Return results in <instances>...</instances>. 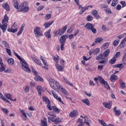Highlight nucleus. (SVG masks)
<instances>
[{"instance_id": "f257e3e1", "label": "nucleus", "mask_w": 126, "mask_h": 126, "mask_svg": "<svg viewBox=\"0 0 126 126\" xmlns=\"http://www.w3.org/2000/svg\"><path fill=\"white\" fill-rule=\"evenodd\" d=\"M14 54L15 56H16L17 59H18L20 61V63L22 64V68L23 69V70L26 71L27 72H31V70L29 68L28 63H27L26 61L24 59L21 58V57L14 51Z\"/></svg>"}, {"instance_id": "f03ea898", "label": "nucleus", "mask_w": 126, "mask_h": 126, "mask_svg": "<svg viewBox=\"0 0 126 126\" xmlns=\"http://www.w3.org/2000/svg\"><path fill=\"white\" fill-rule=\"evenodd\" d=\"M49 84L51 87L56 91H58V90L61 89L59 82L55 79H51L49 80Z\"/></svg>"}, {"instance_id": "7ed1b4c3", "label": "nucleus", "mask_w": 126, "mask_h": 126, "mask_svg": "<svg viewBox=\"0 0 126 126\" xmlns=\"http://www.w3.org/2000/svg\"><path fill=\"white\" fill-rule=\"evenodd\" d=\"M29 9H30V8L28 6V2H24L19 6V11H21L25 13V12L29 11Z\"/></svg>"}, {"instance_id": "20e7f679", "label": "nucleus", "mask_w": 126, "mask_h": 126, "mask_svg": "<svg viewBox=\"0 0 126 126\" xmlns=\"http://www.w3.org/2000/svg\"><path fill=\"white\" fill-rule=\"evenodd\" d=\"M34 34L36 38H39V37L43 36V33L41 31V28L36 27L34 29Z\"/></svg>"}, {"instance_id": "39448f33", "label": "nucleus", "mask_w": 126, "mask_h": 126, "mask_svg": "<svg viewBox=\"0 0 126 126\" xmlns=\"http://www.w3.org/2000/svg\"><path fill=\"white\" fill-rule=\"evenodd\" d=\"M9 18L7 16H4L2 21V25H3V29L6 31L7 29V23H8Z\"/></svg>"}, {"instance_id": "423d86ee", "label": "nucleus", "mask_w": 126, "mask_h": 126, "mask_svg": "<svg viewBox=\"0 0 126 126\" xmlns=\"http://www.w3.org/2000/svg\"><path fill=\"white\" fill-rule=\"evenodd\" d=\"M16 27H17V25L16 24V23H15L11 28L7 29V31L8 32L15 33V32H17V30H18V29Z\"/></svg>"}, {"instance_id": "0eeeda50", "label": "nucleus", "mask_w": 126, "mask_h": 126, "mask_svg": "<svg viewBox=\"0 0 126 126\" xmlns=\"http://www.w3.org/2000/svg\"><path fill=\"white\" fill-rule=\"evenodd\" d=\"M40 59L41 60L43 64L45 65L43 66V68H44V69H49V64L47 63V61L46 60H44V58H43V56H40Z\"/></svg>"}, {"instance_id": "6e6552de", "label": "nucleus", "mask_w": 126, "mask_h": 126, "mask_svg": "<svg viewBox=\"0 0 126 126\" xmlns=\"http://www.w3.org/2000/svg\"><path fill=\"white\" fill-rule=\"evenodd\" d=\"M52 94L53 95L54 97L56 99V100H58L59 102L62 103V104H64L63 101H62V98L59 97L58 96V94H55V92L54 91H52L51 92Z\"/></svg>"}, {"instance_id": "1a4fd4ad", "label": "nucleus", "mask_w": 126, "mask_h": 126, "mask_svg": "<svg viewBox=\"0 0 126 126\" xmlns=\"http://www.w3.org/2000/svg\"><path fill=\"white\" fill-rule=\"evenodd\" d=\"M99 53H100V48H96L95 49H91L90 51V56H91L92 54H94V55H97Z\"/></svg>"}, {"instance_id": "9d476101", "label": "nucleus", "mask_w": 126, "mask_h": 126, "mask_svg": "<svg viewBox=\"0 0 126 126\" xmlns=\"http://www.w3.org/2000/svg\"><path fill=\"white\" fill-rule=\"evenodd\" d=\"M68 38V36L66 35H64L60 38V42L61 44H64L66 41V39Z\"/></svg>"}, {"instance_id": "9b49d317", "label": "nucleus", "mask_w": 126, "mask_h": 126, "mask_svg": "<svg viewBox=\"0 0 126 126\" xmlns=\"http://www.w3.org/2000/svg\"><path fill=\"white\" fill-rule=\"evenodd\" d=\"M47 107L50 111H52V110H53L54 112H56V113H60V110L57 108V106H53L52 107H51V105H47Z\"/></svg>"}, {"instance_id": "f8f14e48", "label": "nucleus", "mask_w": 126, "mask_h": 126, "mask_svg": "<svg viewBox=\"0 0 126 126\" xmlns=\"http://www.w3.org/2000/svg\"><path fill=\"white\" fill-rule=\"evenodd\" d=\"M89 8V6H86V7H83L81 5H80L79 6V9L80 10H81V12H82V13H83V12H85V11H86V10H88V9Z\"/></svg>"}, {"instance_id": "ddd939ff", "label": "nucleus", "mask_w": 126, "mask_h": 126, "mask_svg": "<svg viewBox=\"0 0 126 126\" xmlns=\"http://www.w3.org/2000/svg\"><path fill=\"white\" fill-rule=\"evenodd\" d=\"M77 115H78L77 110H74L73 111L70 112L69 116L71 118H75V117H76Z\"/></svg>"}, {"instance_id": "4468645a", "label": "nucleus", "mask_w": 126, "mask_h": 126, "mask_svg": "<svg viewBox=\"0 0 126 126\" xmlns=\"http://www.w3.org/2000/svg\"><path fill=\"white\" fill-rule=\"evenodd\" d=\"M40 126H48V122L47 121V118H44L43 120L41 121Z\"/></svg>"}, {"instance_id": "2eb2a0df", "label": "nucleus", "mask_w": 126, "mask_h": 126, "mask_svg": "<svg viewBox=\"0 0 126 126\" xmlns=\"http://www.w3.org/2000/svg\"><path fill=\"white\" fill-rule=\"evenodd\" d=\"M94 26V25L93 24H90V23H87L85 26V28H86V29H88V30H91Z\"/></svg>"}, {"instance_id": "dca6fc26", "label": "nucleus", "mask_w": 126, "mask_h": 126, "mask_svg": "<svg viewBox=\"0 0 126 126\" xmlns=\"http://www.w3.org/2000/svg\"><path fill=\"white\" fill-rule=\"evenodd\" d=\"M20 112L22 114V119L23 120V121H26L27 120V115H26V113L24 112L23 110H20Z\"/></svg>"}, {"instance_id": "f3484780", "label": "nucleus", "mask_w": 126, "mask_h": 126, "mask_svg": "<svg viewBox=\"0 0 126 126\" xmlns=\"http://www.w3.org/2000/svg\"><path fill=\"white\" fill-rule=\"evenodd\" d=\"M55 66L58 70V71H63V67L62 66L58 63L55 64Z\"/></svg>"}, {"instance_id": "a211bd4d", "label": "nucleus", "mask_w": 126, "mask_h": 126, "mask_svg": "<svg viewBox=\"0 0 126 126\" xmlns=\"http://www.w3.org/2000/svg\"><path fill=\"white\" fill-rule=\"evenodd\" d=\"M13 5L16 9H17L18 11L19 10V6H18V1L17 0H13Z\"/></svg>"}, {"instance_id": "6ab92c4d", "label": "nucleus", "mask_w": 126, "mask_h": 126, "mask_svg": "<svg viewBox=\"0 0 126 126\" xmlns=\"http://www.w3.org/2000/svg\"><path fill=\"white\" fill-rule=\"evenodd\" d=\"M103 106L107 109H111L112 108V104L110 103L103 102Z\"/></svg>"}, {"instance_id": "aec40b11", "label": "nucleus", "mask_w": 126, "mask_h": 126, "mask_svg": "<svg viewBox=\"0 0 126 126\" xmlns=\"http://www.w3.org/2000/svg\"><path fill=\"white\" fill-rule=\"evenodd\" d=\"M110 80L112 82H114L115 80H118V76L115 74L112 75L110 77Z\"/></svg>"}, {"instance_id": "412c9836", "label": "nucleus", "mask_w": 126, "mask_h": 126, "mask_svg": "<svg viewBox=\"0 0 126 126\" xmlns=\"http://www.w3.org/2000/svg\"><path fill=\"white\" fill-rule=\"evenodd\" d=\"M63 81H64V82H65V83H66V84H67L68 85H69L70 86H73L72 83H70V82H69L68 80L66 79V78L63 77Z\"/></svg>"}, {"instance_id": "4be33fe9", "label": "nucleus", "mask_w": 126, "mask_h": 126, "mask_svg": "<svg viewBox=\"0 0 126 126\" xmlns=\"http://www.w3.org/2000/svg\"><path fill=\"white\" fill-rule=\"evenodd\" d=\"M44 35L46 38H48V39H50L51 38V30H48L47 32L44 33Z\"/></svg>"}, {"instance_id": "5701e85b", "label": "nucleus", "mask_w": 126, "mask_h": 126, "mask_svg": "<svg viewBox=\"0 0 126 126\" xmlns=\"http://www.w3.org/2000/svg\"><path fill=\"white\" fill-rule=\"evenodd\" d=\"M98 78L100 83L102 84V85H104V84H105V83H107V82L105 81V80H104V79L102 78V77L99 76L98 77Z\"/></svg>"}, {"instance_id": "b1692460", "label": "nucleus", "mask_w": 126, "mask_h": 126, "mask_svg": "<svg viewBox=\"0 0 126 126\" xmlns=\"http://www.w3.org/2000/svg\"><path fill=\"white\" fill-rule=\"evenodd\" d=\"M53 23H54V21H52L49 23L45 22L43 26H44L45 28H49V27L51 25H52V24H53Z\"/></svg>"}, {"instance_id": "393cba45", "label": "nucleus", "mask_w": 126, "mask_h": 126, "mask_svg": "<svg viewBox=\"0 0 126 126\" xmlns=\"http://www.w3.org/2000/svg\"><path fill=\"white\" fill-rule=\"evenodd\" d=\"M2 7L5 9L7 11H9V5L6 3H4L2 4Z\"/></svg>"}, {"instance_id": "a878e982", "label": "nucleus", "mask_w": 126, "mask_h": 126, "mask_svg": "<svg viewBox=\"0 0 126 126\" xmlns=\"http://www.w3.org/2000/svg\"><path fill=\"white\" fill-rule=\"evenodd\" d=\"M82 102L87 105V106H90V102L89 101V99L88 98H85L82 100Z\"/></svg>"}, {"instance_id": "bb28decb", "label": "nucleus", "mask_w": 126, "mask_h": 126, "mask_svg": "<svg viewBox=\"0 0 126 126\" xmlns=\"http://www.w3.org/2000/svg\"><path fill=\"white\" fill-rule=\"evenodd\" d=\"M36 89L38 94L40 95V96H41V95H42V93H41V91H43V88L40 86H37L36 87Z\"/></svg>"}, {"instance_id": "cd10ccee", "label": "nucleus", "mask_w": 126, "mask_h": 126, "mask_svg": "<svg viewBox=\"0 0 126 126\" xmlns=\"http://www.w3.org/2000/svg\"><path fill=\"white\" fill-rule=\"evenodd\" d=\"M7 63L9 65H13L14 64V60L12 58H9L7 60Z\"/></svg>"}, {"instance_id": "c85d7f7f", "label": "nucleus", "mask_w": 126, "mask_h": 126, "mask_svg": "<svg viewBox=\"0 0 126 126\" xmlns=\"http://www.w3.org/2000/svg\"><path fill=\"white\" fill-rule=\"evenodd\" d=\"M109 54H110V50L107 49L103 52L102 56H103L104 58H107V57L109 56Z\"/></svg>"}, {"instance_id": "c756f323", "label": "nucleus", "mask_w": 126, "mask_h": 126, "mask_svg": "<svg viewBox=\"0 0 126 126\" xmlns=\"http://www.w3.org/2000/svg\"><path fill=\"white\" fill-rule=\"evenodd\" d=\"M34 80H35V81H42V82L44 80L43 78H41V77H40V76L38 75H35Z\"/></svg>"}, {"instance_id": "7c9ffc66", "label": "nucleus", "mask_w": 126, "mask_h": 126, "mask_svg": "<svg viewBox=\"0 0 126 126\" xmlns=\"http://www.w3.org/2000/svg\"><path fill=\"white\" fill-rule=\"evenodd\" d=\"M42 99L43 101L44 102H45L46 104H47V105H50V104H51V102H50V100H49V98L47 97H43Z\"/></svg>"}, {"instance_id": "2f4dec72", "label": "nucleus", "mask_w": 126, "mask_h": 126, "mask_svg": "<svg viewBox=\"0 0 126 126\" xmlns=\"http://www.w3.org/2000/svg\"><path fill=\"white\" fill-rule=\"evenodd\" d=\"M90 123H91V120L89 118H86L84 120V124H86L87 126H90Z\"/></svg>"}, {"instance_id": "473e14b6", "label": "nucleus", "mask_w": 126, "mask_h": 126, "mask_svg": "<svg viewBox=\"0 0 126 126\" xmlns=\"http://www.w3.org/2000/svg\"><path fill=\"white\" fill-rule=\"evenodd\" d=\"M2 45H3V46H4V47L6 48H9V44H8V43L5 40H3L2 41Z\"/></svg>"}, {"instance_id": "72a5a7b5", "label": "nucleus", "mask_w": 126, "mask_h": 126, "mask_svg": "<svg viewBox=\"0 0 126 126\" xmlns=\"http://www.w3.org/2000/svg\"><path fill=\"white\" fill-rule=\"evenodd\" d=\"M0 65L1 66L0 67V72H3V71H4L5 70V69L6 68V66L3 64Z\"/></svg>"}, {"instance_id": "f704fd0d", "label": "nucleus", "mask_w": 126, "mask_h": 126, "mask_svg": "<svg viewBox=\"0 0 126 126\" xmlns=\"http://www.w3.org/2000/svg\"><path fill=\"white\" fill-rule=\"evenodd\" d=\"M120 87H122L123 88H125L126 83H125V82L123 81L122 79L120 80Z\"/></svg>"}, {"instance_id": "c9c22d12", "label": "nucleus", "mask_w": 126, "mask_h": 126, "mask_svg": "<svg viewBox=\"0 0 126 126\" xmlns=\"http://www.w3.org/2000/svg\"><path fill=\"white\" fill-rule=\"evenodd\" d=\"M61 92L63 93V94H64V95H66V96H68V93H67V91L64 89V88H61Z\"/></svg>"}, {"instance_id": "e433bc0d", "label": "nucleus", "mask_w": 126, "mask_h": 126, "mask_svg": "<svg viewBox=\"0 0 126 126\" xmlns=\"http://www.w3.org/2000/svg\"><path fill=\"white\" fill-rule=\"evenodd\" d=\"M94 41L95 43H100L103 41V38L102 37H97Z\"/></svg>"}, {"instance_id": "4c0bfd02", "label": "nucleus", "mask_w": 126, "mask_h": 126, "mask_svg": "<svg viewBox=\"0 0 126 126\" xmlns=\"http://www.w3.org/2000/svg\"><path fill=\"white\" fill-rule=\"evenodd\" d=\"M118 2H119V1L118 0H113L111 3V6L113 7L116 6V5L118 4Z\"/></svg>"}, {"instance_id": "58836bf2", "label": "nucleus", "mask_w": 126, "mask_h": 126, "mask_svg": "<svg viewBox=\"0 0 126 126\" xmlns=\"http://www.w3.org/2000/svg\"><path fill=\"white\" fill-rule=\"evenodd\" d=\"M117 59L115 58V57H113L112 59H111L109 63H110V64H114V63H116V61Z\"/></svg>"}, {"instance_id": "ea45409f", "label": "nucleus", "mask_w": 126, "mask_h": 126, "mask_svg": "<svg viewBox=\"0 0 126 126\" xmlns=\"http://www.w3.org/2000/svg\"><path fill=\"white\" fill-rule=\"evenodd\" d=\"M45 8L44 5H40L36 8V10L37 11H41V10H43Z\"/></svg>"}, {"instance_id": "a19ab883", "label": "nucleus", "mask_w": 126, "mask_h": 126, "mask_svg": "<svg viewBox=\"0 0 126 126\" xmlns=\"http://www.w3.org/2000/svg\"><path fill=\"white\" fill-rule=\"evenodd\" d=\"M23 29H24V27L23 26H22L20 29L19 32L17 34V36H19V35H20L22 33V32H23Z\"/></svg>"}, {"instance_id": "79ce46f5", "label": "nucleus", "mask_w": 126, "mask_h": 126, "mask_svg": "<svg viewBox=\"0 0 126 126\" xmlns=\"http://www.w3.org/2000/svg\"><path fill=\"white\" fill-rule=\"evenodd\" d=\"M103 54H100L98 56H97L95 58V59L98 61H100V60H104V58H103Z\"/></svg>"}, {"instance_id": "37998d69", "label": "nucleus", "mask_w": 126, "mask_h": 126, "mask_svg": "<svg viewBox=\"0 0 126 126\" xmlns=\"http://www.w3.org/2000/svg\"><path fill=\"white\" fill-rule=\"evenodd\" d=\"M98 121L99 123H100V124L102 125V126H107V124H106V123H105V121H104L103 120H101L100 119H98Z\"/></svg>"}, {"instance_id": "c03bdc74", "label": "nucleus", "mask_w": 126, "mask_h": 126, "mask_svg": "<svg viewBox=\"0 0 126 126\" xmlns=\"http://www.w3.org/2000/svg\"><path fill=\"white\" fill-rule=\"evenodd\" d=\"M54 59L55 63H59V59H60L59 56L57 55L56 56H54Z\"/></svg>"}, {"instance_id": "a18cd8bd", "label": "nucleus", "mask_w": 126, "mask_h": 126, "mask_svg": "<svg viewBox=\"0 0 126 126\" xmlns=\"http://www.w3.org/2000/svg\"><path fill=\"white\" fill-rule=\"evenodd\" d=\"M92 14H93L94 16H97L98 15V11L96 10H94L92 12Z\"/></svg>"}, {"instance_id": "49530a36", "label": "nucleus", "mask_w": 126, "mask_h": 126, "mask_svg": "<svg viewBox=\"0 0 126 126\" xmlns=\"http://www.w3.org/2000/svg\"><path fill=\"white\" fill-rule=\"evenodd\" d=\"M6 98H7L8 100H12V98H11V95L9 94H6L5 95Z\"/></svg>"}, {"instance_id": "de8ad7c7", "label": "nucleus", "mask_w": 126, "mask_h": 126, "mask_svg": "<svg viewBox=\"0 0 126 126\" xmlns=\"http://www.w3.org/2000/svg\"><path fill=\"white\" fill-rule=\"evenodd\" d=\"M91 30L92 32L94 33V34H96V33H97V30L96 29L94 28V26L91 29Z\"/></svg>"}, {"instance_id": "09e8293b", "label": "nucleus", "mask_w": 126, "mask_h": 126, "mask_svg": "<svg viewBox=\"0 0 126 126\" xmlns=\"http://www.w3.org/2000/svg\"><path fill=\"white\" fill-rule=\"evenodd\" d=\"M119 43H120V40H115L113 42V45L114 46H118L119 45Z\"/></svg>"}, {"instance_id": "8fccbe9b", "label": "nucleus", "mask_w": 126, "mask_h": 126, "mask_svg": "<svg viewBox=\"0 0 126 126\" xmlns=\"http://www.w3.org/2000/svg\"><path fill=\"white\" fill-rule=\"evenodd\" d=\"M121 55L120 52H117L116 54L114 55V58L117 59V58H119V56Z\"/></svg>"}, {"instance_id": "3c124183", "label": "nucleus", "mask_w": 126, "mask_h": 126, "mask_svg": "<svg viewBox=\"0 0 126 126\" xmlns=\"http://www.w3.org/2000/svg\"><path fill=\"white\" fill-rule=\"evenodd\" d=\"M101 29L104 32H106L107 31V28L106 27V25H102L101 27Z\"/></svg>"}, {"instance_id": "603ef678", "label": "nucleus", "mask_w": 126, "mask_h": 126, "mask_svg": "<svg viewBox=\"0 0 126 126\" xmlns=\"http://www.w3.org/2000/svg\"><path fill=\"white\" fill-rule=\"evenodd\" d=\"M115 115L116 116H120L121 115V110H118L115 112Z\"/></svg>"}, {"instance_id": "864d4df0", "label": "nucleus", "mask_w": 126, "mask_h": 126, "mask_svg": "<svg viewBox=\"0 0 126 126\" xmlns=\"http://www.w3.org/2000/svg\"><path fill=\"white\" fill-rule=\"evenodd\" d=\"M98 63L101 64H103L104 66L105 65V64H106V63H107V62L106 61V60H102L98 62Z\"/></svg>"}, {"instance_id": "5fc2aeb1", "label": "nucleus", "mask_w": 126, "mask_h": 126, "mask_svg": "<svg viewBox=\"0 0 126 126\" xmlns=\"http://www.w3.org/2000/svg\"><path fill=\"white\" fill-rule=\"evenodd\" d=\"M6 53L9 55V56H11V51L9 48H6Z\"/></svg>"}, {"instance_id": "6e6d98bb", "label": "nucleus", "mask_w": 126, "mask_h": 126, "mask_svg": "<svg viewBox=\"0 0 126 126\" xmlns=\"http://www.w3.org/2000/svg\"><path fill=\"white\" fill-rule=\"evenodd\" d=\"M61 122V119L60 118H57L54 119V123L55 124H58V123H60Z\"/></svg>"}, {"instance_id": "4d7b16f0", "label": "nucleus", "mask_w": 126, "mask_h": 126, "mask_svg": "<svg viewBox=\"0 0 126 126\" xmlns=\"http://www.w3.org/2000/svg\"><path fill=\"white\" fill-rule=\"evenodd\" d=\"M30 89V87H29V86H27L25 88L24 91L26 93L28 92V91H29Z\"/></svg>"}, {"instance_id": "13d9d810", "label": "nucleus", "mask_w": 126, "mask_h": 126, "mask_svg": "<svg viewBox=\"0 0 126 126\" xmlns=\"http://www.w3.org/2000/svg\"><path fill=\"white\" fill-rule=\"evenodd\" d=\"M126 46V42L122 41L121 44H120V47L121 48H124Z\"/></svg>"}, {"instance_id": "bf43d9fd", "label": "nucleus", "mask_w": 126, "mask_h": 126, "mask_svg": "<svg viewBox=\"0 0 126 126\" xmlns=\"http://www.w3.org/2000/svg\"><path fill=\"white\" fill-rule=\"evenodd\" d=\"M48 122H54L55 121V118L54 117H49L48 119Z\"/></svg>"}, {"instance_id": "052dcab7", "label": "nucleus", "mask_w": 126, "mask_h": 126, "mask_svg": "<svg viewBox=\"0 0 126 126\" xmlns=\"http://www.w3.org/2000/svg\"><path fill=\"white\" fill-rule=\"evenodd\" d=\"M103 85H104L105 88H106L108 90H110V86H109V85H108V83L107 82L105 83V84Z\"/></svg>"}, {"instance_id": "680f3d73", "label": "nucleus", "mask_w": 126, "mask_h": 126, "mask_svg": "<svg viewBox=\"0 0 126 126\" xmlns=\"http://www.w3.org/2000/svg\"><path fill=\"white\" fill-rule=\"evenodd\" d=\"M34 63H37V64H38V65H40L41 64V62H40L39 60H38L37 59H35L34 60Z\"/></svg>"}, {"instance_id": "e2e57ef3", "label": "nucleus", "mask_w": 126, "mask_h": 126, "mask_svg": "<svg viewBox=\"0 0 126 126\" xmlns=\"http://www.w3.org/2000/svg\"><path fill=\"white\" fill-rule=\"evenodd\" d=\"M87 20L88 21H92L93 20V16H88L87 18Z\"/></svg>"}, {"instance_id": "0e129e2a", "label": "nucleus", "mask_w": 126, "mask_h": 126, "mask_svg": "<svg viewBox=\"0 0 126 126\" xmlns=\"http://www.w3.org/2000/svg\"><path fill=\"white\" fill-rule=\"evenodd\" d=\"M103 47L104 49H108L109 47V43H105L104 44Z\"/></svg>"}, {"instance_id": "69168bd1", "label": "nucleus", "mask_w": 126, "mask_h": 126, "mask_svg": "<svg viewBox=\"0 0 126 126\" xmlns=\"http://www.w3.org/2000/svg\"><path fill=\"white\" fill-rule=\"evenodd\" d=\"M1 110L4 113H5V114H7V113H8V110H7L6 108H2Z\"/></svg>"}, {"instance_id": "338daca9", "label": "nucleus", "mask_w": 126, "mask_h": 126, "mask_svg": "<svg viewBox=\"0 0 126 126\" xmlns=\"http://www.w3.org/2000/svg\"><path fill=\"white\" fill-rule=\"evenodd\" d=\"M120 3H121V4L122 5V7H125V6H126V1H121L120 2Z\"/></svg>"}, {"instance_id": "774afa93", "label": "nucleus", "mask_w": 126, "mask_h": 126, "mask_svg": "<svg viewBox=\"0 0 126 126\" xmlns=\"http://www.w3.org/2000/svg\"><path fill=\"white\" fill-rule=\"evenodd\" d=\"M61 30L59 29L57 32H56L55 36H58V35L61 33Z\"/></svg>"}]
</instances>
